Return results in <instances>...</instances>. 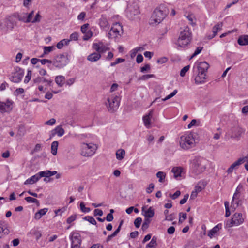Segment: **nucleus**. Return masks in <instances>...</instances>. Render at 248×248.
Returning <instances> with one entry per match:
<instances>
[{"label": "nucleus", "mask_w": 248, "mask_h": 248, "mask_svg": "<svg viewBox=\"0 0 248 248\" xmlns=\"http://www.w3.org/2000/svg\"><path fill=\"white\" fill-rule=\"evenodd\" d=\"M150 68V65L149 64H146L143 67L140 68V71L142 73H144L145 71L149 70Z\"/></svg>", "instance_id": "nucleus-59"}, {"label": "nucleus", "mask_w": 248, "mask_h": 248, "mask_svg": "<svg viewBox=\"0 0 248 248\" xmlns=\"http://www.w3.org/2000/svg\"><path fill=\"white\" fill-rule=\"evenodd\" d=\"M23 76V70L20 68H17L16 72L12 73V75L10 78V79L13 82L19 83L21 81Z\"/></svg>", "instance_id": "nucleus-13"}, {"label": "nucleus", "mask_w": 248, "mask_h": 248, "mask_svg": "<svg viewBox=\"0 0 248 248\" xmlns=\"http://www.w3.org/2000/svg\"><path fill=\"white\" fill-rule=\"evenodd\" d=\"M153 111L151 110L149 112L148 114L144 116L143 117V121L144 124L145 126L149 128L150 127L151 124V117L152 116Z\"/></svg>", "instance_id": "nucleus-24"}, {"label": "nucleus", "mask_w": 248, "mask_h": 248, "mask_svg": "<svg viewBox=\"0 0 248 248\" xmlns=\"http://www.w3.org/2000/svg\"><path fill=\"white\" fill-rule=\"evenodd\" d=\"M182 171V170L181 167H174L171 170V172L173 173L174 177L175 178L181 176Z\"/></svg>", "instance_id": "nucleus-32"}, {"label": "nucleus", "mask_w": 248, "mask_h": 248, "mask_svg": "<svg viewBox=\"0 0 248 248\" xmlns=\"http://www.w3.org/2000/svg\"><path fill=\"white\" fill-rule=\"evenodd\" d=\"M179 223H182L184 221V220L186 219L187 218L186 213H180L179 214Z\"/></svg>", "instance_id": "nucleus-46"}, {"label": "nucleus", "mask_w": 248, "mask_h": 248, "mask_svg": "<svg viewBox=\"0 0 248 248\" xmlns=\"http://www.w3.org/2000/svg\"><path fill=\"white\" fill-rule=\"evenodd\" d=\"M154 211L151 207H150L144 213V216L146 218H151L154 216Z\"/></svg>", "instance_id": "nucleus-34"}, {"label": "nucleus", "mask_w": 248, "mask_h": 248, "mask_svg": "<svg viewBox=\"0 0 248 248\" xmlns=\"http://www.w3.org/2000/svg\"><path fill=\"white\" fill-rule=\"evenodd\" d=\"M64 130L63 128H62V126H57L55 128V129L51 131L50 138L54 137L56 134H57L59 137H61L64 134Z\"/></svg>", "instance_id": "nucleus-17"}, {"label": "nucleus", "mask_w": 248, "mask_h": 248, "mask_svg": "<svg viewBox=\"0 0 248 248\" xmlns=\"http://www.w3.org/2000/svg\"><path fill=\"white\" fill-rule=\"evenodd\" d=\"M209 65L206 62H202L197 63L196 66L198 74L195 78V82L196 84H202L205 82L206 74Z\"/></svg>", "instance_id": "nucleus-3"}, {"label": "nucleus", "mask_w": 248, "mask_h": 248, "mask_svg": "<svg viewBox=\"0 0 248 248\" xmlns=\"http://www.w3.org/2000/svg\"><path fill=\"white\" fill-rule=\"evenodd\" d=\"M4 222L0 221V238H2L4 235H8L10 233V230L7 226L4 225Z\"/></svg>", "instance_id": "nucleus-20"}, {"label": "nucleus", "mask_w": 248, "mask_h": 248, "mask_svg": "<svg viewBox=\"0 0 248 248\" xmlns=\"http://www.w3.org/2000/svg\"><path fill=\"white\" fill-rule=\"evenodd\" d=\"M70 38L71 40L77 41L78 38V34L77 32H74L70 35Z\"/></svg>", "instance_id": "nucleus-58"}, {"label": "nucleus", "mask_w": 248, "mask_h": 248, "mask_svg": "<svg viewBox=\"0 0 248 248\" xmlns=\"http://www.w3.org/2000/svg\"><path fill=\"white\" fill-rule=\"evenodd\" d=\"M125 61L124 59L123 58H118L114 62H111L110 63L111 66H114L116 64L124 62Z\"/></svg>", "instance_id": "nucleus-51"}, {"label": "nucleus", "mask_w": 248, "mask_h": 248, "mask_svg": "<svg viewBox=\"0 0 248 248\" xmlns=\"http://www.w3.org/2000/svg\"><path fill=\"white\" fill-rule=\"evenodd\" d=\"M89 24H85L81 27V31L84 34L83 36L84 40H88L93 36V32L88 30Z\"/></svg>", "instance_id": "nucleus-14"}, {"label": "nucleus", "mask_w": 248, "mask_h": 248, "mask_svg": "<svg viewBox=\"0 0 248 248\" xmlns=\"http://www.w3.org/2000/svg\"><path fill=\"white\" fill-rule=\"evenodd\" d=\"M222 228V224L221 223L216 225L213 229L210 230L208 233V236L212 238L216 234L217 232Z\"/></svg>", "instance_id": "nucleus-23"}, {"label": "nucleus", "mask_w": 248, "mask_h": 248, "mask_svg": "<svg viewBox=\"0 0 248 248\" xmlns=\"http://www.w3.org/2000/svg\"><path fill=\"white\" fill-rule=\"evenodd\" d=\"M12 103L7 100L6 102H0V112L2 113L9 112L12 109Z\"/></svg>", "instance_id": "nucleus-15"}, {"label": "nucleus", "mask_w": 248, "mask_h": 248, "mask_svg": "<svg viewBox=\"0 0 248 248\" xmlns=\"http://www.w3.org/2000/svg\"><path fill=\"white\" fill-rule=\"evenodd\" d=\"M71 241V248H81V238L80 235L76 232H73L70 236Z\"/></svg>", "instance_id": "nucleus-12"}, {"label": "nucleus", "mask_w": 248, "mask_h": 248, "mask_svg": "<svg viewBox=\"0 0 248 248\" xmlns=\"http://www.w3.org/2000/svg\"><path fill=\"white\" fill-rule=\"evenodd\" d=\"M31 70H28L27 74L26 76L25 77V79H24V82L25 83H27L30 80L31 78Z\"/></svg>", "instance_id": "nucleus-52"}, {"label": "nucleus", "mask_w": 248, "mask_h": 248, "mask_svg": "<svg viewBox=\"0 0 248 248\" xmlns=\"http://www.w3.org/2000/svg\"><path fill=\"white\" fill-rule=\"evenodd\" d=\"M224 204H225V209H226L225 217H228L229 216H230V214H231V212L229 210V202L226 201L225 202Z\"/></svg>", "instance_id": "nucleus-49"}, {"label": "nucleus", "mask_w": 248, "mask_h": 248, "mask_svg": "<svg viewBox=\"0 0 248 248\" xmlns=\"http://www.w3.org/2000/svg\"><path fill=\"white\" fill-rule=\"evenodd\" d=\"M156 240V237L153 236L150 243L147 245L146 248H155L157 245Z\"/></svg>", "instance_id": "nucleus-36"}, {"label": "nucleus", "mask_w": 248, "mask_h": 248, "mask_svg": "<svg viewBox=\"0 0 248 248\" xmlns=\"http://www.w3.org/2000/svg\"><path fill=\"white\" fill-rule=\"evenodd\" d=\"M25 200L29 203H36L38 206L39 205V201L36 199L31 197H27L25 198Z\"/></svg>", "instance_id": "nucleus-39"}, {"label": "nucleus", "mask_w": 248, "mask_h": 248, "mask_svg": "<svg viewBox=\"0 0 248 248\" xmlns=\"http://www.w3.org/2000/svg\"><path fill=\"white\" fill-rule=\"evenodd\" d=\"M65 77L63 76H57L55 78V82L60 87H62L64 84Z\"/></svg>", "instance_id": "nucleus-30"}, {"label": "nucleus", "mask_w": 248, "mask_h": 248, "mask_svg": "<svg viewBox=\"0 0 248 248\" xmlns=\"http://www.w3.org/2000/svg\"><path fill=\"white\" fill-rule=\"evenodd\" d=\"M56 123V120L54 118H51L48 121L45 122V124L48 125H53Z\"/></svg>", "instance_id": "nucleus-63"}, {"label": "nucleus", "mask_w": 248, "mask_h": 248, "mask_svg": "<svg viewBox=\"0 0 248 248\" xmlns=\"http://www.w3.org/2000/svg\"><path fill=\"white\" fill-rule=\"evenodd\" d=\"M177 93V90H174L170 94L167 95L165 98L161 99V101H166L173 97Z\"/></svg>", "instance_id": "nucleus-45"}, {"label": "nucleus", "mask_w": 248, "mask_h": 248, "mask_svg": "<svg viewBox=\"0 0 248 248\" xmlns=\"http://www.w3.org/2000/svg\"><path fill=\"white\" fill-rule=\"evenodd\" d=\"M122 31V26L119 23L116 22L112 26L107 36L109 39L115 38L120 35V31Z\"/></svg>", "instance_id": "nucleus-11"}, {"label": "nucleus", "mask_w": 248, "mask_h": 248, "mask_svg": "<svg viewBox=\"0 0 248 248\" xmlns=\"http://www.w3.org/2000/svg\"><path fill=\"white\" fill-rule=\"evenodd\" d=\"M54 47L53 46H44V55L47 54L53 50Z\"/></svg>", "instance_id": "nucleus-47"}, {"label": "nucleus", "mask_w": 248, "mask_h": 248, "mask_svg": "<svg viewBox=\"0 0 248 248\" xmlns=\"http://www.w3.org/2000/svg\"><path fill=\"white\" fill-rule=\"evenodd\" d=\"M24 92V89L22 88H19L17 89L14 92V94L15 95L18 96L20 94L23 93Z\"/></svg>", "instance_id": "nucleus-56"}, {"label": "nucleus", "mask_w": 248, "mask_h": 248, "mask_svg": "<svg viewBox=\"0 0 248 248\" xmlns=\"http://www.w3.org/2000/svg\"><path fill=\"white\" fill-rule=\"evenodd\" d=\"M186 17L188 19V20L189 21L190 24H191V25L195 24V23H194V20H195V16L193 14H189L186 16Z\"/></svg>", "instance_id": "nucleus-54"}, {"label": "nucleus", "mask_w": 248, "mask_h": 248, "mask_svg": "<svg viewBox=\"0 0 248 248\" xmlns=\"http://www.w3.org/2000/svg\"><path fill=\"white\" fill-rule=\"evenodd\" d=\"M58 144H59V143L57 141H54L51 144V153L54 155H57Z\"/></svg>", "instance_id": "nucleus-33"}, {"label": "nucleus", "mask_w": 248, "mask_h": 248, "mask_svg": "<svg viewBox=\"0 0 248 248\" xmlns=\"http://www.w3.org/2000/svg\"><path fill=\"white\" fill-rule=\"evenodd\" d=\"M33 81L35 83H47L49 85H50V84L52 82L51 80H46L45 78L40 77L34 78Z\"/></svg>", "instance_id": "nucleus-29"}, {"label": "nucleus", "mask_w": 248, "mask_h": 248, "mask_svg": "<svg viewBox=\"0 0 248 248\" xmlns=\"http://www.w3.org/2000/svg\"><path fill=\"white\" fill-rule=\"evenodd\" d=\"M192 39V35L190 29L189 27H186L180 31L176 45L179 47H185L190 44Z\"/></svg>", "instance_id": "nucleus-4"}, {"label": "nucleus", "mask_w": 248, "mask_h": 248, "mask_svg": "<svg viewBox=\"0 0 248 248\" xmlns=\"http://www.w3.org/2000/svg\"><path fill=\"white\" fill-rule=\"evenodd\" d=\"M33 14H34V12L33 11H32L31 13H30L29 14H28L27 13V22H31V21L32 20V16H33Z\"/></svg>", "instance_id": "nucleus-61"}, {"label": "nucleus", "mask_w": 248, "mask_h": 248, "mask_svg": "<svg viewBox=\"0 0 248 248\" xmlns=\"http://www.w3.org/2000/svg\"><path fill=\"white\" fill-rule=\"evenodd\" d=\"M101 54L98 53L94 52L90 54L87 57V60L92 62H96L101 58Z\"/></svg>", "instance_id": "nucleus-26"}, {"label": "nucleus", "mask_w": 248, "mask_h": 248, "mask_svg": "<svg viewBox=\"0 0 248 248\" xmlns=\"http://www.w3.org/2000/svg\"><path fill=\"white\" fill-rule=\"evenodd\" d=\"M244 218L241 213H236L232 217L231 220H228L226 227L231 228L233 226H238L244 222Z\"/></svg>", "instance_id": "nucleus-10"}, {"label": "nucleus", "mask_w": 248, "mask_h": 248, "mask_svg": "<svg viewBox=\"0 0 248 248\" xmlns=\"http://www.w3.org/2000/svg\"><path fill=\"white\" fill-rule=\"evenodd\" d=\"M223 23L222 22H218L216 24L213 28L212 31L213 34L211 36L208 37V39H211L214 38L217 34V32L222 29Z\"/></svg>", "instance_id": "nucleus-21"}, {"label": "nucleus", "mask_w": 248, "mask_h": 248, "mask_svg": "<svg viewBox=\"0 0 248 248\" xmlns=\"http://www.w3.org/2000/svg\"><path fill=\"white\" fill-rule=\"evenodd\" d=\"M99 24L100 28L104 30H108L109 27V25L107 18L102 16L99 20Z\"/></svg>", "instance_id": "nucleus-18"}, {"label": "nucleus", "mask_w": 248, "mask_h": 248, "mask_svg": "<svg viewBox=\"0 0 248 248\" xmlns=\"http://www.w3.org/2000/svg\"><path fill=\"white\" fill-rule=\"evenodd\" d=\"M242 113L245 115H247L248 113V105L245 106L242 108Z\"/></svg>", "instance_id": "nucleus-64"}, {"label": "nucleus", "mask_w": 248, "mask_h": 248, "mask_svg": "<svg viewBox=\"0 0 248 248\" xmlns=\"http://www.w3.org/2000/svg\"><path fill=\"white\" fill-rule=\"evenodd\" d=\"M155 76L153 74H147L142 76L141 77L139 78V80H146L150 78H154Z\"/></svg>", "instance_id": "nucleus-43"}, {"label": "nucleus", "mask_w": 248, "mask_h": 248, "mask_svg": "<svg viewBox=\"0 0 248 248\" xmlns=\"http://www.w3.org/2000/svg\"><path fill=\"white\" fill-rule=\"evenodd\" d=\"M93 48L99 54L105 52L108 49L103 45L102 42L93 43Z\"/></svg>", "instance_id": "nucleus-16"}, {"label": "nucleus", "mask_w": 248, "mask_h": 248, "mask_svg": "<svg viewBox=\"0 0 248 248\" xmlns=\"http://www.w3.org/2000/svg\"><path fill=\"white\" fill-rule=\"evenodd\" d=\"M189 68H190L189 65L185 66L184 68H183L180 71V76L184 77L186 73L189 70Z\"/></svg>", "instance_id": "nucleus-44"}, {"label": "nucleus", "mask_w": 248, "mask_h": 248, "mask_svg": "<svg viewBox=\"0 0 248 248\" xmlns=\"http://www.w3.org/2000/svg\"><path fill=\"white\" fill-rule=\"evenodd\" d=\"M41 15L39 14V13H38L36 15L34 19L31 21V22L32 23H36V22H40V21L41 20Z\"/></svg>", "instance_id": "nucleus-57"}, {"label": "nucleus", "mask_w": 248, "mask_h": 248, "mask_svg": "<svg viewBox=\"0 0 248 248\" xmlns=\"http://www.w3.org/2000/svg\"><path fill=\"white\" fill-rule=\"evenodd\" d=\"M245 131L244 128L241 127L237 123H236L232 126L230 127L225 136L231 138L239 140L244 133Z\"/></svg>", "instance_id": "nucleus-6"}, {"label": "nucleus", "mask_w": 248, "mask_h": 248, "mask_svg": "<svg viewBox=\"0 0 248 248\" xmlns=\"http://www.w3.org/2000/svg\"><path fill=\"white\" fill-rule=\"evenodd\" d=\"M125 151L124 149H119L116 153V156L117 159L119 160H122L125 155Z\"/></svg>", "instance_id": "nucleus-31"}, {"label": "nucleus", "mask_w": 248, "mask_h": 248, "mask_svg": "<svg viewBox=\"0 0 248 248\" xmlns=\"http://www.w3.org/2000/svg\"><path fill=\"white\" fill-rule=\"evenodd\" d=\"M238 44L240 46L248 45V35H242L239 37L237 40Z\"/></svg>", "instance_id": "nucleus-25"}, {"label": "nucleus", "mask_w": 248, "mask_h": 248, "mask_svg": "<svg viewBox=\"0 0 248 248\" xmlns=\"http://www.w3.org/2000/svg\"><path fill=\"white\" fill-rule=\"evenodd\" d=\"M154 188V185L153 183L149 184V186L146 188V192L147 193H151Z\"/></svg>", "instance_id": "nucleus-62"}, {"label": "nucleus", "mask_w": 248, "mask_h": 248, "mask_svg": "<svg viewBox=\"0 0 248 248\" xmlns=\"http://www.w3.org/2000/svg\"><path fill=\"white\" fill-rule=\"evenodd\" d=\"M48 209L47 208H45L44 209H42L39 210L34 215V219L36 220L40 219L43 216H44L46 214L47 212L48 211Z\"/></svg>", "instance_id": "nucleus-27"}, {"label": "nucleus", "mask_w": 248, "mask_h": 248, "mask_svg": "<svg viewBox=\"0 0 248 248\" xmlns=\"http://www.w3.org/2000/svg\"><path fill=\"white\" fill-rule=\"evenodd\" d=\"M244 163L243 159H238L236 161L232 163L228 169L227 172L228 173H231L234 169L237 168L240 165Z\"/></svg>", "instance_id": "nucleus-19"}, {"label": "nucleus", "mask_w": 248, "mask_h": 248, "mask_svg": "<svg viewBox=\"0 0 248 248\" xmlns=\"http://www.w3.org/2000/svg\"><path fill=\"white\" fill-rule=\"evenodd\" d=\"M18 19L19 20L23 21L25 23H29L27 22V13H22L18 16Z\"/></svg>", "instance_id": "nucleus-38"}, {"label": "nucleus", "mask_w": 248, "mask_h": 248, "mask_svg": "<svg viewBox=\"0 0 248 248\" xmlns=\"http://www.w3.org/2000/svg\"><path fill=\"white\" fill-rule=\"evenodd\" d=\"M80 208L81 211L83 213H88L91 211L90 208L86 207L85 204L83 202H81L80 203Z\"/></svg>", "instance_id": "nucleus-40"}, {"label": "nucleus", "mask_w": 248, "mask_h": 248, "mask_svg": "<svg viewBox=\"0 0 248 248\" xmlns=\"http://www.w3.org/2000/svg\"><path fill=\"white\" fill-rule=\"evenodd\" d=\"M168 14V9L164 5H160L154 11L150 19V25H155L161 23L166 17Z\"/></svg>", "instance_id": "nucleus-1"}, {"label": "nucleus", "mask_w": 248, "mask_h": 248, "mask_svg": "<svg viewBox=\"0 0 248 248\" xmlns=\"http://www.w3.org/2000/svg\"><path fill=\"white\" fill-rule=\"evenodd\" d=\"M77 218L76 215H73L67 218L66 222L68 224H70L74 221H75Z\"/></svg>", "instance_id": "nucleus-53"}, {"label": "nucleus", "mask_w": 248, "mask_h": 248, "mask_svg": "<svg viewBox=\"0 0 248 248\" xmlns=\"http://www.w3.org/2000/svg\"><path fill=\"white\" fill-rule=\"evenodd\" d=\"M84 219L89 221L93 225H96L97 223L94 218L91 216H86L84 218Z\"/></svg>", "instance_id": "nucleus-42"}, {"label": "nucleus", "mask_w": 248, "mask_h": 248, "mask_svg": "<svg viewBox=\"0 0 248 248\" xmlns=\"http://www.w3.org/2000/svg\"><path fill=\"white\" fill-rule=\"evenodd\" d=\"M205 161L202 158H196L193 160L192 169L193 172L198 175L203 172L205 169Z\"/></svg>", "instance_id": "nucleus-7"}, {"label": "nucleus", "mask_w": 248, "mask_h": 248, "mask_svg": "<svg viewBox=\"0 0 248 248\" xmlns=\"http://www.w3.org/2000/svg\"><path fill=\"white\" fill-rule=\"evenodd\" d=\"M141 222L142 219L141 217H139L136 218L134 221V225L135 227L137 228H139L140 226Z\"/></svg>", "instance_id": "nucleus-50"}, {"label": "nucleus", "mask_w": 248, "mask_h": 248, "mask_svg": "<svg viewBox=\"0 0 248 248\" xmlns=\"http://www.w3.org/2000/svg\"><path fill=\"white\" fill-rule=\"evenodd\" d=\"M69 62L67 54H59L53 60V65L56 68L61 69L66 66Z\"/></svg>", "instance_id": "nucleus-9"}, {"label": "nucleus", "mask_w": 248, "mask_h": 248, "mask_svg": "<svg viewBox=\"0 0 248 248\" xmlns=\"http://www.w3.org/2000/svg\"><path fill=\"white\" fill-rule=\"evenodd\" d=\"M180 191L177 190L173 194H170L169 196L172 199H176L180 195Z\"/></svg>", "instance_id": "nucleus-55"}, {"label": "nucleus", "mask_w": 248, "mask_h": 248, "mask_svg": "<svg viewBox=\"0 0 248 248\" xmlns=\"http://www.w3.org/2000/svg\"><path fill=\"white\" fill-rule=\"evenodd\" d=\"M120 99L118 96L115 94H112L108 96L105 105L108 111L111 113L115 112L120 104Z\"/></svg>", "instance_id": "nucleus-5"}, {"label": "nucleus", "mask_w": 248, "mask_h": 248, "mask_svg": "<svg viewBox=\"0 0 248 248\" xmlns=\"http://www.w3.org/2000/svg\"><path fill=\"white\" fill-rule=\"evenodd\" d=\"M179 146L184 150H189L195 146V139L193 134L191 133H186L181 136L177 140Z\"/></svg>", "instance_id": "nucleus-2"}, {"label": "nucleus", "mask_w": 248, "mask_h": 248, "mask_svg": "<svg viewBox=\"0 0 248 248\" xmlns=\"http://www.w3.org/2000/svg\"><path fill=\"white\" fill-rule=\"evenodd\" d=\"M156 177L159 178V182L162 183L164 181L166 177V174L162 171H158L156 173Z\"/></svg>", "instance_id": "nucleus-37"}, {"label": "nucleus", "mask_w": 248, "mask_h": 248, "mask_svg": "<svg viewBox=\"0 0 248 248\" xmlns=\"http://www.w3.org/2000/svg\"><path fill=\"white\" fill-rule=\"evenodd\" d=\"M103 214V212L102 210L99 209H96L94 210V215L102 216Z\"/></svg>", "instance_id": "nucleus-60"}, {"label": "nucleus", "mask_w": 248, "mask_h": 248, "mask_svg": "<svg viewBox=\"0 0 248 248\" xmlns=\"http://www.w3.org/2000/svg\"><path fill=\"white\" fill-rule=\"evenodd\" d=\"M203 49V47H201V46H199L195 50V52H194V53L192 55V56H191L190 57V59H192L193 58H194L195 56H196V55H197L198 54H199V53H201V52L202 51V50Z\"/></svg>", "instance_id": "nucleus-48"}, {"label": "nucleus", "mask_w": 248, "mask_h": 248, "mask_svg": "<svg viewBox=\"0 0 248 248\" xmlns=\"http://www.w3.org/2000/svg\"><path fill=\"white\" fill-rule=\"evenodd\" d=\"M151 222L149 218H146L144 220V222L142 225V229L143 230H146L149 227V225Z\"/></svg>", "instance_id": "nucleus-41"}, {"label": "nucleus", "mask_w": 248, "mask_h": 248, "mask_svg": "<svg viewBox=\"0 0 248 248\" xmlns=\"http://www.w3.org/2000/svg\"><path fill=\"white\" fill-rule=\"evenodd\" d=\"M240 194L235 192L232 202V206L234 209L237 208L239 204Z\"/></svg>", "instance_id": "nucleus-22"}, {"label": "nucleus", "mask_w": 248, "mask_h": 248, "mask_svg": "<svg viewBox=\"0 0 248 248\" xmlns=\"http://www.w3.org/2000/svg\"><path fill=\"white\" fill-rule=\"evenodd\" d=\"M39 175L38 173L31 176L29 179L26 180L24 182V185L33 184L37 182L39 180Z\"/></svg>", "instance_id": "nucleus-28"}, {"label": "nucleus", "mask_w": 248, "mask_h": 248, "mask_svg": "<svg viewBox=\"0 0 248 248\" xmlns=\"http://www.w3.org/2000/svg\"><path fill=\"white\" fill-rule=\"evenodd\" d=\"M51 171L50 170H46V171H40L38 173V174L39 175V178L40 179L41 177H49L52 176V174L50 173Z\"/></svg>", "instance_id": "nucleus-35"}, {"label": "nucleus", "mask_w": 248, "mask_h": 248, "mask_svg": "<svg viewBox=\"0 0 248 248\" xmlns=\"http://www.w3.org/2000/svg\"><path fill=\"white\" fill-rule=\"evenodd\" d=\"M97 146L94 144L83 143L81 145V155L83 156H91L94 154Z\"/></svg>", "instance_id": "nucleus-8"}]
</instances>
